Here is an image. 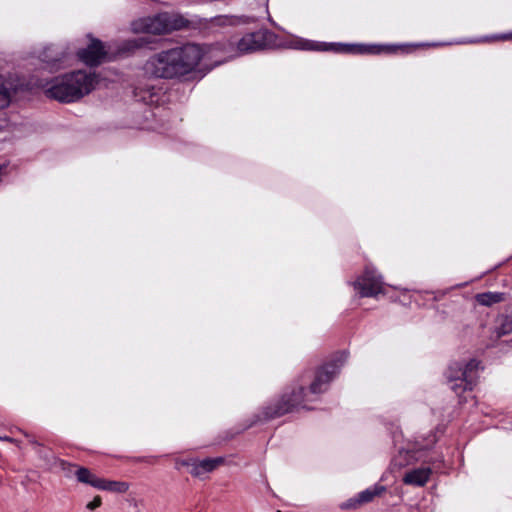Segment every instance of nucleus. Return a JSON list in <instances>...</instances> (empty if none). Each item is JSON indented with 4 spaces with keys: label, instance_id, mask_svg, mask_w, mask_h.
<instances>
[{
    "label": "nucleus",
    "instance_id": "nucleus-27",
    "mask_svg": "<svg viewBox=\"0 0 512 512\" xmlns=\"http://www.w3.org/2000/svg\"><path fill=\"white\" fill-rule=\"evenodd\" d=\"M153 91H154V88H153V87H148V88H147L146 93L148 94V98H149L150 100H151V99H152V97L154 96V92H153Z\"/></svg>",
    "mask_w": 512,
    "mask_h": 512
},
{
    "label": "nucleus",
    "instance_id": "nucleus-28",
    "mask_svg": "<svg viewBox=\"0 0 512 512\" xmlns=\"http://www.w3.org/2000/svg\"><path fill=\"white\" fill-rule=\"evenodd\" d=\"M0 440L13 442L14 440L9 436H0Z\"/></svg>",
    "mask_w": 512,
    "mask_h": 512
},
{
    "label": "nucleus",
    "instance_id": "nucleus-16",
    "mask_svg": "<svg viewBox=\"0 0 512 512\" xmlns=\"http://www.w3.org/2000/svg\"><path fill=\"white\" fill-rule=\"evenodd\" d=\"M494 333L496 338L508 335L512 332V315L501 314L496 318Z\"/></svg>",
    "mask_w": 512,
    "mask_h": 512
},
{
    "label": "nucleus",
    "instance_id": "nucleus-18",
    "mask_svg": "<svg viewBox=\"0 0 512 512\" xmlns=\"http://www.w3.org/2000/svg\"><path fill=\"white\" fill-rule=\"evenodd\" d=\"M76 477L79 482L88 484L97 489L101 483L100 480L102 479L92 474L90 470L85 467H80L77 469Z\"/></svg>",
    "mask_w": 512,
    "mask_h": 512
},
{
    "label": "nucleus",
    "instance_id": "nucleus-24",
    "mask_svg": "<svg viewBox=\"0 0 512 512\" xmlns=\"http://www.w3.org/2000/svg\"><path fill=\"white\" fill-rule=\"evenodd\" d=\"M254 1H255V5L260 7V8H266L267 7L268 0H254Z\"/></svg>",
    "mask_w": 512,
    "mask_h": 512
},
{
    "label": "nucleus",
    "instance_id": "nucleus-29",
    "mask_svg": "<svg viewBox=\"0 0 512 512\" xmlns=\"http://www.w3.org/2000/svg\"><path fill=\"white\" fill-rule=\"evenodd\" d=\"M509 345L510 347H512V339L509 341Z\"/></svg>",
    "mask_w": 512,
    "mask_h": 512
},
{
    "label": "nucleus",
    "instance_id": "nucleus-2",
    "mask_svg": "<svg viewBox=\"0 0 512 512\" xmlns=\"http://www.w3.org/2000/svg\"><path fill=\"white\" fill-rule=\"evenodd\" d=\"M204 51L198 44L187 43L151 55L143 65L144 74L155 79L181 78L198 66Z\"/></svg>",
    "mask_w": 512,
    "mask_h": 512
},
{
    "label": "nucleus",
    "instance_id": "nucleus-19",
    "mask_svg": "<svg viewBox=\"0 0 512 512\" xmlns=\"http://www.w3.org/2000/svg\"><path fill=\"white\" fill-rule=\"evenodd\" d=\"M98 489L110 492L125 493L129 489V484L122 481H111L101 479Z\"/></svg>",
    "mask_w": 512,
    "mask_h": 512
},
{
    "label": "nucleus",
    "instance_id": "nucleus-13",
    "mask_svg": "<svg viewBox=\"0 0 512 512\" xmlns=\"http://www.w3.org/2000/svg\"><path fill=\"white\" fill-rule=\"evenodd\" d=\"M224 462L223 457L206 458L203 460H195L191 463V475L200 477L206 473L215 470L219 465Z\"/></svg>",
    "mask_w": 512,
    "mask_h": 512
},
{
    "label": "nucleus",
    "instance_id": "nucleus-9",
    "mask_svg": "<svg viewBox=\"0 0 512 512\" xmlns=\"http://www.w3.org/2000/svg\"><path fill=\"white\" fill-rule=\"evenodd\" d=\"M360 297H377L383 293L382 276L372 266H366L363 274L351 283Z\"/></svg>",
    "mask_w": 512,
    "mask_h": 512
},
{
    "label": "nucleus",
    "instance_id": "nucleus-15",
    "mask_svg": "<svg viewBox=\"0 0 512 512\" xmlns=\"http://www.w3.org/2000/svg\"><path fill=\"white\" fill-rule=\"evenodd\" d=\"M506 299L504 292H483L475 295L476 302L481 306L490 307L494 304L503 302Z\"/></svg>",
    "mask_w": 512,
    "mask_h": 512
},
{
    "label": "nucleus",
    "instance_id": "nucleus-30",
    "mask_svg": "<svg viewBox=\"0 0 512 512\" xmlns=\"http://www.w3.org/2000/svg\"><path fill=\"white\" fill-rule=\"evenodd\" d=\"M277 512H281V511H277Z\"/></svg>",
    "mask_w": 512,
    "mask_h": 512
},
{
    "label": "nucleus",
    "instance_id": "nucleus-10",
    "mask_svg": "<svg viewBox=\"0 0 512 512\" xmlns=\"http://www.w3.org/2000/svg\"><path fill=\"white\" fill-rule=\"evenodd\" d=\"M386 490L385 485L376 483L343 502L340 508L345 510L358 509L362 505L372 502L375 497H380Z\"/></svg>",
    "mask_w": 512,
    "mask_h": 512
},
{
    "label": "nucleus",
    "instance_id": "nucleus-11",
    "mask_svg": "<svg viewBox=\"0 0 512 512\" xmlns=\"http://www.w3.org/2000/svg\"><path fill=\"white\" fill-rule=\"evenodd\" d=\"M103 43L99 39H92L86 47L78 50V58L88 66L95 67L102 63L106 57Z\"/></svg>",
    "mask_w": 512,
    "mask_h": 512
},
{
    "label": "nucleus",
    "instance_id": "nucleus-25",
    "mask_svg": "<svg viewBox=\"0 0 512 512\" xmlns=\"http://www.w3.org/2000/svg\"><path fill=\"white\" fill-rule=\"evenodd\" d=\"M140 91H141V88L137 87L135 89V92H134L135 96L139 97L140 100L147 101L148 98L145 95L144 96H140Z\"/></svg>",
    "mask_w": 512,
    "mask_h": 512
},
{
    "label": "nucleus",
    "instance_id": "nucleus-12",
    "mask_svg": "<svg viewBox=\"0 0 512 512\" xmlns=\"http://www.w3.org/2000/svg\"><path fill=\"white\" fill-rule=\"evenodd\" d=\"M67 53L55 45L44 47L39 58L51 69L59 68V64L66 58Z\"/></svg>",
    "mask_w": 512,
    "mask_h": 512
},
{
    "label": "nucleus",
    "instance_id": "nucleus-6",
    "mask_svg": "<svg viewBox=\"0 0 512 512\" xmlns=\"http://www.w3.org/2000/svg\"><path fill=\"white\" fill-rule=\"evenodd\" d=\"M188 24L189 21L180 15L159 13L153 17L143 19L140 23L141 27L135 28V30L147 34L161 35L186 28Z\"/></svg>",
    "mask_w": 512,
    "mask_h": 512
},
{
    "label": "nucleus",
    "instance_id": "nucleus-17",
    "mask_svg": "<svg viewBox=\"0 0 512 512\" xmlns=\"http://www.w3.org/2000/svg\"><path fill=\"white\" fill-rule=\"evenodd\" d=\"M401 49L400 46L396 45H377V44H362L361 55L370 54V55H379L382 53L392 54L397 50Z\"/></svg>",
    "mask_w": 512,
    "mask_h": 512
},
{
    "label": "nucleus",
    "instance_id": "nucleus-21",
    "mask_svg": "<svg viewBox=\"0 0 512 512\" xmlns=\"http://www.w3.org/2000/svg\"><path fill=\"white\" fill-rule=\"evenodd\" d=\"M237 19H238V17H234V16L219 15V16H216L213 18V22L217 25H226V24L233 25L236 23ZM239 19L243 23L247 22L248 20H252V21L255 20L254 17H246V16L239 17Z\"/></svg>",
    "mask_w": 512,
    "mask_h": 512
},
{
    "label": "nucleus",
    "instance_id": "nucleus-7",
    "mask_svg": "<svg viewBox=\"0 0 512 512\" xmlns=\"http://www.w3.org/2000/svg\"><path fill=\"white\" fill-rule=\"evenodd\" d=\"M289 48L303 51H323L337 54L361 55L362 44H349L339 42H318L297 38L290 42Z\"/></svg>",
    "mask_w": 512,
    "mask_h": 512
},
{
    "label": "nucleus",
    "instance_id": "nucleus-8",
    "mask_svg": "<svg viewBox=\"0 0 512 512\" xmlns=\"http://www.w3.org/2000/svg\"><path fill=\"white\" fill-rule=\"evenodd\" d=\"M278 36L268 29L246 33L238 42L239 54H249L277 46Z\"/></svg>",
    "mask_w": 512,
    "mask_h": 512
},
{
    "label": "nucleus",
    "instance_id": "nucleus-20",
    "mask_svg": "<svg viewBox=\"0 0 512 512\" xmlns=\"http://www.w3.org/2000/svg\"><path fill=\"white\" fill-rule=\"evenodd\" d=\"M149 43L150 41L147 39V37H138L135 39L126 40L121 44L119 51L122 53L133 52Z\"/></svg>",
    "mask_w": 512,
    "mask_h": 512
},
{
    "label": "nucleus",
    "instance_id": "nucleus-23",
    "mask_svg": "<svg viewBox=\"0 0 512 512\" xmlns=\"http://www.w3.org/2000/svg\"><path fill=\"white\" fill-rule=\"evenodd\" d=\"M102 501L100 496H96L91 502L87 503L86 508L89 510H94L101 505Z\"/></svg>",
    "mask_w": 512,
    "mask_h": 512
},
{
    "label": "nucleus",
    "instance_id": "nucleus-3",
    "mask_svg": "<svg viewBox=\"0 0 512 512\" xmlns=\"http://www.w3.org/2000/svg\"><path fill=\"white\" fill-rule=\"evenodd\" d=\"M96 84V75L77 70L41 81L46 97L61 103H72L89 94Z\"/></svg>",
    "mask_w": 512,
    "mask_h": 512
},
{
    "label": "nucleus",
    "instance_id": "nucleus-22",
    "mask_svg": "<svg viewBox=\"0 0 512 512\" xmlns=\"http://www.w3.org/2000/svg\"><path fill=\"white\" fill-rule=\"evenodd\" d=\"M10 103V93L5 86L3 78L0 76V109L7 107Z\"/></svg>",
    "mask_w": 512,
    "mask_h": 512
},
{
    "label": "nucleus",
    "instance_id": "nucleus-1",
    "mask_svg": "<svg viewBox=\"0 0 512 512\" xmlns=\"http://www.w3.org/2000/svg\"><path fill=\"white\" fill-rule=\"evenodd\" d=\"M347 357L348 354L342 351L335 359L323 364L315 373L308 392H305V385L311 378L312 372L305 371L295 387L287 388L275 402L264 406L258 414L254 415L252 422L247 427L281 417L299 408L310 410L311 408L307 406V402L315 399L311 398L310 395L317 396L328 389L330 382L339 373Z\"/></svg>",
    "mask_w": 512,
    "mask_h": 512
},
{
    "label": "nucleus",
    "instance_id": "nucleus-14",
    "mask_svg": "<svg viewBox=\"0 0 512 512\" xmlns=\"http://www.w3.org/2000/svg\"><path fill=\"white\" fill-rule=\"evenodd\" d=\"M431 473L432 468L427 466L415 468L405 473L403 482L407 485L424 486L428 482Z\"/></svg>",
    "mask_w": 512,
    "mask_h": 512
},
{
    "label": "nucleus",
    "instance_id": "nucleus-26",
    "mask_svg": "<svg viewBox=\"0 0 512 512\" xmlns=\"http://www.w3.org/2000/svg\"><path fill=\"white\" fill-rule=\"evenodd\" d=\"M497 38L503 40L512 39V33L502 34L497 36Z\"/></svg>",
    "mask_w": 512,
    "mask_h": 512
},
{
    "label": "nucleus",
    "instance_id": "nucleus-4",
    "mask_svg": "<svg viewBox=\"0 0 512 512\" xmlns=\"http://www.w3.org/2000/svg\"><path fill=\"white\" fill-rule=\"evenodd\" d=\"M439 428L430 431L426 435H420L413 442L408 443L406 448L399 449L395 461L398 465H409L413 462L421 461L423 464H429L432 471L440 472L444 468V456L432 448L438 441Z\"/></svg>",
    "mask_w": 512,
    "mask_h": 512
},
{
    "label": "nucleus",
    "instance_id": "nucleus-5",
    "mask_svg": "<svg viewBox=\"0 0 512 512\" xmlns=\"http://www.w3.org/2000/svg\"><path fill=\"white\" fill-rule=\"evenodd\" d=\"M481 362L470 359L466 363L453 362L446 371L448 385L456 395L460 396L465 391L473 390L479 378Z\"/></svg>",
    "mask_w": 512,
    "mask_h": 512
}]
</instances>
